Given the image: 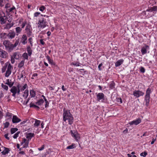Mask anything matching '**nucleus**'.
I'll use <instances>...</instances> for the list:
<instances>
[{
	"mask_svg": "<svg viewBox=\"0 0 157 157\" xmlns=\"http://www.w3.org/2000/svg\"><path fill=\"white\" fill-rule=\"evenodd\" d=\"M6 84H7L10 87H11L13 86V83H11L9 81V80H7V82H6Z\"/></svg>",
	"mask_w": 157,
	"mask_h": 157,
	"instance_id": "nucleus-43",
	"label": "nucleus"
},
{
	"mask_svg": "<svg viewBox=\"0 0 157 157\" xmlns=\"http://www.w3.org/2000/svg\"><path fill=\"white\" fill-rule=\"evenodd\" d=\"M48 63H49L50 64H51L52 65H55V63H54V62H53V60L52 59H50V60H49V61H48Z\"/></svg>",
	"mask_w": 157,
	"mask_h": 157,
	"instance_id": "nucleus-57",
	"label": "nucleus"
},
{
	"mask_svg": "<svg viewBox=\"0 0 157 157\" xmlns=\"http://www.w3.org/2000/svg\"><path fill=\"white\" fill-rule=\"evenodd\" d=\"M28 87V86L27 84H25L22 87L21 86V87L20 88V90H21V91H22L27 88Z\"/></svg>",
	"mask_w": 157,
	"mask_h": 157,
	"instance_id": "nucleus-34",
	"label": "nucleus"
},
{
	"mask_svg": "<svg viewBox=\"0 0 157 157\" xmlns=\"http://www.w3.org/2000/svg\"><path fill=\"white\" fill-rule=\"evenodd\" d=\"M8 56V53L4 50L0 49V57L2 58H6Z\"/></svg>",
	"mask_w": 157,
	"mask_h": 157,
	"instance_id": "nucleus-13",
	"label": "nucleus"
},
{
	"mask_svg": "<svg viewBox=\"0 0 157 157\" xmlns=\"http://www.w3.org/2000/svg\"><path fill=\"white\" fill-rule=\"evenodd\" d=\"M103 64L102 63H100L98 66V68L99 70L101 71L102 70V68H101V67L102 66Z\"/></svg>",
	"mask_w": 157,
	"mask_h": 157,
	"instance_id": "nucleus-62",
	"label": "nucleus"
},
{
	"mask_svg": "<svg viewBox=\"0 0 157 157\" xmlns=\"http://www.w3.org/2000/svg\"><path fill=\"white\" fill-rule=\"evenodd\" d=\"M26 50L29 56H31L32 53V50L31 46L29 45L28 46Z\"/></svg>",
	"mask_w": 157,
	"mask_h": 157,
	"instance_id": "nucleus-22",
	"label": "nucleus"
},
{
	"mask_svg": "<svg viewBox=\"0 0 157 157\" xmlns=\"http://www.w3.org/2000/svg\"><path fill=\"white\" fill-rule=\"evenodd\" d=\"M44 101L45 103V108H46L48 107L49 106V102L47 101V99H45V100H44Z\"/></svg>",
	"mask_w": 157,
	"mask_h": 157,
	"instance_id": "nucleus-48",
	"label": "nucleus"
},
{
	"mask_svg": "<svg viewBox=\"0 0 157 157\" xmlns=\"http://www.w3.org/2000/svg\"><path fill=\"white\" fill-rule=\"evenodd\" d=\"M44 101V100L41 99L38 100L36 102V104L39 106H41L43 105Z\"/></svg>",
	"mask_w": 157,
	"mask_h": 157,
	"instance_id": "nucleus-27",
	"label": "nucleus"
},
{
	"mask_svg": "<svg viewBox=\"0 0 157 157\" xmlns=\"http://www.w3.org/2000/svg\"><path fill=\"white\" fill-rule=\"evenodd\" d=\"M7 66V64H5L4 67H3L2 69V72H4L5 71L6 67Z\"/></svg>",
	"mask_w": 157,
	"mask_h": 157,
	"instance_id": "nucleus-53",
	"label": "nucleus"
},
{
	"mask_svg": "<svg viewBox=\"0 0 157 157\" xmlns=\"http://www.w3.org/2000/svg\"><path fill=\"white\" fill-rule=\"evenodd\" d=\"M5 17V14L3 12H0V21L2 24H3L5 22V19L4 18Z\"/></svg>",
	"mask_w": 157,
	"mask_h": 157,
	"instance_id": "nucleus-17",
	"label": "nucleus"
},
{
	"mask_svg": "<svg viewBox=\"0 0 157 157\" xmlns=\"http://www.w3.org/2000/svg\"><path fill=\"white\" fill-rule=\"evenodd\" d=\"M18 130L17 128H12L10 129V132L11 134H13L15 133Z\"/></svg>",
	"mask_w": 157,
	"mask_h": 157,
	"instance_id": "nucleus-36",
	"label": "nucleus"
},
{
	"mask_svg": "<svg viewBox=\"0 0 157 157\" xmlns=\"http://www.w3.org/2000/svg\"><path fill=\"white\" fill-rule=\"evenodd\" d=\"M33 41V38L31 37H30L28 39V41L29 43L30 44V45L31 47H32L33 46V42H32Z\"/></svg>",
	"mask_w": 157,
	"mask_h": 157,
	"instance_id": "nucleus-44",
	"label": "nucleus"
},
{
	"mask_svg": "<svg viewBox=\"0 0 157 157\" xmlns=\"http://www.w3.org/2000/svg\"><path fill=\"white\" fill-rule=\"evenodd\" d=\"M140 72L142 73H144L145 71V68L142 67H140Z\"/></svg>",
	"mask_w": 157,
	"mask_h": 157,
	"instance_id": "nucleus-49",
	"label": "nucleus"
},
{
	"mask_svg": "<svg viewBox=\"0 0 157 157\" xmlns=\"http://www.w3.org/2000/svg\"><path fill=\"white\" fill-rule=\"evenodd\" d=\"M157 10V6H154L152 7L148 8L147 10V12H151L153 13V15L156 13V12Z\"/></svg>",
	"mask_w": 157,
	"mask_h": 157,
	"instance_id": "nucleus-10",
	"label": "nucleus"
},
{
	"mask_svg": "<svg viewBox=\"0 0 157 157\" xmlns=\"http://www.w3.org/2000/svg\"><path fill=\"white\" fill-rule=\"evenodd\" d=\"M27 21H26L23 22L22 24L21 25V28L23 29L27 24Z\"/></svg>",
	"mask_w": 157,
	"mask_h": 157,
	"instance_id": "nucleus-45",
	"label": "nucleus"
},
{
	"mask_svg": "<svg viewBox=\"0 0 157 157\" xmlns=\"http://www.w3.org/2000/svg\"><path fill=\"white\" fill-rule=\"evenodd\" d=\"M26 141V139L25 138H23L22 140V141L21 143V144L22 145L24 144V143Z\"/></svg>",
	"mask_w": 157,
	"mask_h": 157,
	"instance_id": "nucleus-61",
	"label": "nucleus"
},
{
	"mask_svg": "<svg viewBox=\"0 0 157 157\" xmlns=\"http://www.w3.org/2000/svg\"><path fill=\"white\" fill-rule=\"evenodd\" d=\"M27 36L25 34H23L21 38L20 42L23 44L25 45L27 42Z\"/></svg>",
	"mask_w": 157,
	"mask_h": 157,
	"instance_id": "nucleus-15",
	"label": "nucleus"
},
{
	"mask_svg": "<svg viewBox=\"0 0 157 157\" xmlns=\"http://www.w3.org/2000/svg\"><path fill=\"white\" fill-rule=\"evenodd\" d=\"M144 94V93L141 91L136 90L133 92V95L136 98H138L140 96H143Z\"/></svg>",
	"mask_w": 157,
	"mask_h": 157,
	"instance_id": "nucleus-9",
	"label": "nucleus"
},
{
	"mask_svg": "<svg viewBox=\"0 0 157 157\" xmlns=\"http://www.w3.org/2000/svg\"><path fill=\"white\" fill-rule=\"evenodd\" d=\"M1 86L2 88L5 90L7 91L8 90V86L4 85L3 83H2Z\"/></svg>",
	"mask_w": 157,
	"mask_h": 157,
	"instance_id": "nucleus-40",
	"label": "nucleus"
},
{
	"mask_svg": "<svg viewBox=\"0 0 157 157\" xmlns=\"http://www.w3.org/2000/svg\"><path fill=\"white\" fill-rule=\"evenodd\" d=\"M29 95V90L28 89H26L23 93L22 95L23 97L25 99H26L28 97Z\"/></svg>",
	"mask_w": 157,
	"mask_h": 157,
	"instance_id": "nucleus-26",
	"label": "nucleus"
},
{
	"mask_svg": "<svg viewBox=\"0 0 157 157\" xmlns=\"http://www.w3.org/2000/svg\"><path fill=\"white\" fill-rule=\"evenodd\" d=\"M17 93L18 94H20V92L21 91V90H20V88L21 87V86L19 84L17 85Z\"/></svg>",
	"mask_w": 157,
	"mask_h": 157,
	"instance_id": "nucleus-41",
	"label": "nucleus"
},
{
	"mask_svg": "<svg viewBox=\"0 0 157 157\" xmlns=\"http://www.w3.org/2000/svg\"><path fill=\"white\" fill-rule=\"evenodd\" d=\"M143 15H145L147 18H149L154 16L153 13L151 12H147V10L146 11H144L143 13Z\"/></svg>",
	"mask_w": 157,
	"mask_h": 157,
	"instance_id": "nucleus-19",
	"label": "nucleus"
},
{
	"mask_svg": "<svg viewBox=\"0 0 157 157\" xmlns=\"http://www.w3.org/2000/svg\"><path fill=\"white\" fill-rule=\"evenodd\" d=\"M19 54L17 52H14L13 55L11 56V62L13 64L14 63L15 59H18L20 57Z\"/></svg>",
	"mask_w": 157,
	"mask_h": 157,
	"instance_id": "nucleus-6",
	"label": "nucleus"
},
{
	"mask_svg": "<svg viewBox=\"0 0 157 157\" xmlns=\"http://www.w3.org/2000/svg\"><path fill=\"white\" fill-rule=\"evenodd\" d=\"M71 65L76 66H80V63L79 62H74L71 63Z\"/></svg>",
	"mask_w": 157,
	"mask_h": 157,
	"instance_id": "nucleus-46",
	"label": "nucleus"
},
{
	"mask_svg": "<svg viewBox=\"0 0 157 157\" xmlns=\"http://www.w3.org/2000/svg\"><path fill=\"white\" fill-rule=\"evenodd\" d=\"M4 136L5 138L8 140L10 139V138L8 137V134H6Z\"/></svg>",
	"mask_w": 157,
	"mask_h": 157,
	"instance_id": "nucleus-64",
	"label": "nucleus"
},
{
	"mask_svg": "<svg viewBox=\"0 0 157 157\" xmlns=\"http://www.w3.org/2000/svg\"><path fill=\"white\" fill-rule=\"evenodd\" d=\"M19 42L18 40H16L14 44H12L13 47V49L14 48L16 47L18 45Z\"/></svg>",
	"mask_w": 157,
	"mask_h": 157,
	"instance_id": "nucleus-47",
	"label": "nucleus"
},
{
	"mask_svg": "<svg viewBox=\"0 0 157 157\" xmlns=\"http://www.w3.org/2000/svg\"><path fill=\"white\" fill-rule=\"evenodd\" d=\"M15 29L16 32L17 33H20L21 31V29L19 27H16Z\"/></svg>",
	"mask_w": 157,
	"mask_h": 157,
	"instance_id": "nucleus-42",
	"label": "nucleus"
},
{
	"mask_svg": "<svg viewBox=\"0 0 157 157\" xmlns=\"http://www.w3.org/2000/svg\"><path fill=\"white\" fill-rule=\"evenodd\" d=\"M12 26V25H11V24L10 23H8V24L6 25L5 27H4V29H10L11 28V27Z\"/></svg>",
	"mask_w": 157,
	"mask_h": 157,
	"instance_id": "nucleus-38",
	"label": "nucleus"
},
{
	"mask_svg": "<svg viewBox=\"0 0 157 157\" xmlns=\"http://www.w3.org/2000/svg\"><path fill=\"white\" fill-rule=\"evenodd\" d=\"M35 105L33 103L31 102L30 104V107L34 108Z\"/></svg>",
	"mask_w": 157,
	"mask_h": 157,
	"instance_id": "nucleus-63",
	"label": "nucleus"
},
{
	"mask_svg": "<svg viewBox=\"0 0 157 157\" xmlns=\"http://www.w3.org/2000/svg\"><path fill=\"white\" fill-rule=\"evenodd\" d=\"M109 86L110 89H113L115 88V83L113 81L110 82L109 84Z\"/></svg>",
	"mask_w": 157,
	"mask_h": 157,
	"instance_id": "nucleus-25",
	"label": "nucleus"
},
{
	"mask_svg": "<svg viewBox=\"0 0 157 157\" xmlns=\"http://www.w3.org/2000/svg\"><path fill=\"white\" fill-rule=\"evenodd\" d=\"M40 44L43 45H44L45 44V43L44 42V40L43 39H41L40 40Z\"/></svg>",
	"mask_w": 157,
	"mask_h": 157,
	"instance_id": "nucleus-60",
	"label": "nucleus"
},
{
	"mask_svg": "<svg viewBox=\"0 0 157 157\" xmlns=\"http://www.w3.org/2000/svg\"><path fill=\"white\" fill-rule=\"evenodd\" d=\"M12 69V66L10 64H9L8 65L7 69L5 74V77H8L10 76L11 73V70Z\"/></svg>",
	"mask_w": 157,
	"mask_h": 157,
	"instance_id": "nucleus-12",
	"label": "nucleus"
},
{
	"mask_svg": "<svg viewBox=\"0 0 157 157\" xmlns=\"http://www.w3.org/2000/svg\"><path fill=\"white\" fill-rule=\"evenodd\" d=\"M3 44L5 46L6 49L8 52H11L13 50L12 44L9 41L5 40L4 41Z\"/></svg>",
	"mask_w": 157,
	"mask_h": 157,
	"instance_id": "nucleus-3",
	"label": "nucleus"
},
{
	"mask_svg": "<svg viewBox=\"0 0 157 157\" xmlns=\"http://www.w3.org/2000/svg\"><path fill=\"white\" fill-rule=\"evenodd\" d=\"M25 71L24 70H23L21 71V73L20 74V77L19 78L21 79V78L24 77V76L25 75Z\"/></svg>",
	"mask_w": 157,
	"mask_h": 157,
	"instance_id": "nucleus-39",
	"label": "nucleus"
},
{
	"mask_svg": "<svg viewBox=\"0 0 157 157\" xmlns=\"http://www.w3.org/2000/svg\"><path fill=\"white\" fill-rule=\"evenodd\" d=\"M15 9V8L13 6V7L7 10H9V11L10 12H11L13 11V10H14Z\"/></svg>",
	"mask_w": 157,
	"mask_h": 157,
	"instance_id": "nucleus-55",
	"label": "nucleus"
},
{
	"mask_svg": "<svg viewBox=\"0 0 157 157\" xmlns=\"http://www.w3.org/2000/svg\"><path fill=\"white\" fill-rule=\"evenodd\" d=\"M149 49V47L148 45H145L143 47L141 50V53L143 55H144L147 53V50Z\"/></svg>",
	"mask_w": 157,
	"mask_h": 157,
	"instance_id": "nucleus-14",
	"label": "nucleus"
},
{
	"mask_svg": "<svg viewBox=\"0 0 157 157\" xmlns=\"http://www.w3.org/2000/svg\"><path fill=\"white\" fill-rule=\"evenodd\" d=\"M151 90L150 88H148L146 92V94L144 97V100L145 102V105L147 106H148L149 105L150 99V94L151 93Z\"/></svg>",
	"mask_w": 157,
	"mask_h": 157,
	"instance_id": "nucleus-2",
	"label": "nucleus"
},
{
	"mask_svg": "<svg viewBox=\"0 0 157 157\" xmlns=\"http://www.w3.org/2000/svg\"><path fill=\"white\" fill-rule=\"evenodd\" d=\"M147 155V153L146 152L144 151V152H142L140 154V155L142 156H143L144 157H145Z\"/></svg>",
	"mask_w": 157,
	"mask_h": 157,
	"instance_id": "nucleus-52",
	"label": "nucleus"
},
{
	"mask_svg": "<svg viewBox=\"0 0 157 157\" xmlns=\"http://www.w3.org/2000/svg\"><path fill=\"white\" fill-rule=\"evenodd\" d=\"M40 14V13L39 12H36L34 14V17H37Z\"/></svg>",
	"mask_w": 157,
	"mask_h": 157,
	"instance_id": "nucleus-56",
	"label": "nucleus"
},
{
	"mask_svg": "<svg viewBox=\"0 0 157 157\" xmlns=\"http://www.w3.org/2000/svg\"><path fill=\"white\" fill-rule=\"evenodd\" d=\"M24 60H21V62L18 63V67L19 68H21L24 65Z\"/></svg>",
	"mask_w": 157,
	"mask_h": 157,
	"instance_id": "nucleus-33",
	"label": "nucleus"
},
{
	"mask_svg": "<svg viewBox=\"0 0 157 157\" xmlns=\"http://www.w3.org/2000/svg\"><path fill=\"white\" fill-rule=\"evenodd\" d=\"M4 150L1 152V153L2 155H5L9 153L10 151V150L8 148L4 147Z\"/></svg>",
	"mask_w": 157,
	"mask_h": 157,
	"instance_id": "nucleus-24",
	"label": "nucleus"
},
{
	"mask_svg": "<svg viewBox=\"0 0 157 157\" xmlns=\"http://www.w3.org/2000/svg\"><path fill=\"white\" fill-rule=\"evenodd\" d=\"M44 145H42L41 147H39L38 148V150L39 151H42L44 149Z\"/></svg>",
	"mask_w": 157,
	"mask_h": 157,
	"instance_id": "nucleus-59",
	"label": "nucleus"
},
{
	"mask_svg": "<svg viewBox=\"0 0 157 157\" xmlns=\"http://www.w3.org/2000/svg\"><path fill=\"white\" fill-rule=\"evenodd\" d=\"M40 121L36 119L35 121V122L34 124V126L35 127H38L39 125L40 124Z\"/></svg>",
	"mask_w": 157,
	"mask_h": 157,
	"instance_id": "nucleus-31",
	"label": "nucleus"
},
{
	"mask_svg": "<svg viewBox=\"0 0 157 157\" xmlns=\"http://www.w3.org/2000/svg\"><path fill=\"white\" fill-rule=\"evenodd\" d=\"M30 99L29 98L27 99V100L26 101H24L23 103V105H26L28 104V102L29 101V100H30Z\"/></svg>",
	"mask_w": 157,
	"mask_h": 157,
	"instance_id": "nucleus-58",
	"label": "nucleus"
},
{
	"mask_svg": "<svg viewBox=\"0 0 157 157\" xmlns=\"http://www.w3.org/2000/svg\"><path fill=\"white\" fill-rule=\"evenodd\" d=\"M76 147L75 144H72L71 145L68 146L67 147V149H72Z\"/></svg>",
	"mask_w": 157,
	"mask_h": 157,
	"instance_id": "nucleus-32",
	"label": "nucleus"
},
{
	"mask_svg": "<svg viewBox=\"0 0 157 157\" xmlns=\"http://www.w3.org/2000/svg\"><path fill=\"white\" fill-rule=\"evenodd\" d=\"M15 33L14 32H11L7 35V36L10 39H13L15 37Z\"/></svg>",
	"mask_w": 157,
	"mask_h": 157,
	"instance_id": "nucleus-21",
	"label": "nucleus"
},
{
	"mask_svg": "<svg viewBox=\"0 0 157 157\" xmlns=\"http://www.w3.org/2000/svg\"><path fill=\"white\" fill-rule=\"evenodd\" d=\"M32 28L31 25L27 24L25 29V33L26 34L27 36L30 37L32 34Z\"/></svg>",
	"mask_w": 157,
	"mask_h": 157,
	"instance_id": "nucleus-4",
	"label": "nucleus"
},
{
	"mask_svg": "<svg viewBox=\"0 0 157 157\" xmlns=\"http://www.w3.org/2000/svg\"><path fill=\"white\" fill-rule=\"evenodd\" d=\"M141 122V120L140 118H138L135 120H134L132 121L129 122L128 124L130 125L134 124L137 125L140 124Z\"/></svg>",
	"mask_w": 157,
	"mask_h": 157,
	"instance_id": "nucleus-11",
	"label": "nucleus"
},
{
	"mask_svg": "<svg viewBox=\"0 0 157 157\" xmlns=\"http://www.w3.org/2000/svg\"><path fill=\"white\" fill-rule=\"evenodd\" d=\"M34 134L32 132H29L27 133L26 138L28 139L27 140L29 141L33 137H34Z\"/></svg>",
	"mask_w": 157,
	"mask_h": 157,
	"instance_id": "nucleus-20",
	"label": "nucleus"
},
{
	"mask_svg": "<svg viewBox=\"0 0 157 157\" xmlns=\"http://www.w3.org/2000/svg\"><path fill=\"white\" fill-rule=\"evenodd\" d=\"M63 121H68L69 124L71 125L73 122L74 118L72 115L70 113V110L64 108L63 114Z\"/></svg>",
	"mask_w": 157,
	"mask_h": 157,
	"instance_id": "nucleus-1",
	"label": "nucleus"
},
{
	"mask_svg": "<svg viewBox=\"0 0 157 157\" xmlns=\"http://www.w3.org/2000/svg\"><path fill=\"white\" fill-rule=\"evenodd\" d=\"M12 122L13 123H17L21 121L20 119L18 118L16 115H14L13 117Z\"/></svg>",
	"mask_w": 157,
	"mask_h": 157,
	"instance_id": "nucleus-18",
	"label": "nucleus"
},
{
	"mask_svg": "<svg viewBox=\"0 0 157 157\" xmlns=\"http://www.w3.org/2000/svg\"><path fill=\"white\" fill-rule=\"evenodd\" d=\"M19 133L20 132H17V133L14 135L13 137L14 139H16L18 136V135Z\"/></svg>",
	"mask_w": 157,
	"mask_h": 157,
	"instance_id": "nucleus-50",
	"label": "nucleus"
},
{
	"mask_svg": "<svg viewBox=\"0 0 157 157\" xmlns=\"http://www.w3.org/2000/svg\"><path fill=\"white\" fill-rule=\"evenodd\" d=\"M29 55L26 52L24 53L22 55V57L23 59V60L25 59L28 60L29 59Z\"/></svg>",
	"mask_w": 157,
	"mask_h": 157,
	"instance_id": "nucleus-28",
	"label": "nucleus"
},
{
	"mask_svg": "<svg viewBox=\"0 0 157 157\" xmlns=\"http://www.w3.org/2000/svg\"><path fill=\"white\" fill-rule=\"evenodd\" d=\"M97 100L101 102H103L104 100H105V96L103 93H98L97 95Z\"/></svg>",
	"mask_w": 157,
	"mask_h": 157,
	"instance_id": "nucleus-8",
	"label": "nucleus"
},
{
	"mask_svg": "<svg viewBox=\"0 0 157 157\" xmlns=\"http://www.w3.org/2000/svg\"><path fill=\"white\" fill-rule=\"evenodd\" d=\"M39 10L40 11L42 12H44L46 11V8L45 6H41L39 8Z\"/></svg>",
	"mask_w": 157,
	"mask_h": 157,
	"instance_id": "nucleus-35",
	"label": "nucleus"
},
{
	"mask_svg": "<svg viewBox=\"0 0 157 157\" xmlns=\"http://www.w3.org/2000/svg\"><path fill=\"white\" fill-rule=\"evenodd\" d=\"M47 22L44 21V18H42L39 19L38 21V28H44L46 26V23Z\"/></svg>",
	"mask_w": 157,
	"mask_h": 157,
	"instance_id": "nucleus-5",
	"label": "nucleus"
},
{
	"mask_svg": "<svg viewBox=\"0 0 157 157\" xmlns=\"http://www.w3.org/2000/svg\"><path fill=\"white\" fill-rule=\"evenodd\" d=\"M71 133L72 136L74 137L76 141L78 142L80 139L79 134L77 132H74L72 130L71 131Z\"/></svg>",
	"mask_w": 157,
	"mask_h": 157,
	"instance_id": "nucleus-7",
	"label": "nucleus"
},
{
	"mask_svg": "<svg viewBox=\"0 0 157 157\" xmlns=\"http://www.w3.org/2000/svg\"><path fill=\"white\" fill-rule=\"evenodd\" d=\"M124 60L123 59H121L117 61L115 64L116 67H118L121 65L123 63Z\"/></svg>",
	"mask_w": 157,
	"mask_h": 157,
	"instance_id": "nucleus-23",
	"label": "nucleus"
},
{
	"mask_svg": "<svg viewBox=\"0 0 157 157\" xmlns=\"http://www.w3.org/2000/svg\"><path fill=\"white\" fill-rule=\"evenodd\" d=\"M30 94L31 98H34L36 95V92L33 90L30 91Z\"/></svg>",
	"mask_w": 157,
	"mask_h": 157,
	"instance_id": "nucleus-29",
	"label": "nucleus"
},
{
	"mask_svg": "<svg viewBox=\"0 0 157 157\" xmlns=\"http://www.w3.org/2000/svg\"><path fill=\"white\" fill-rule=\"evenodd\" d=\"M12 114L9 112H7L6 115V118L7 120H9L11 119Z\"/></svg>",
	"mask_w": 157,
	"mask_h": 157,
	"instance_id": "nucleus-30",
	"label": "nucleus"
},
{
	"mask_svg": "<svg viewBox=\"0 0 157 157\" xmlns=\"http://www.w3.org/2000/svg\"><path fill=\"white\" fill-rule=\"evenodd\" d=\"M29 141L27 140L26 139V141L24 143L23 145V148H26L28 147L29 144Z\"/></svg>",
	"mask_w": 157,
	"mask_h": 157,
	"instance_id": "nucleus-37",
	"label": "nucleus"
},
{
	"mask_svg": "<svg viewBox=\"0 0 157 157\" xmlns=\"http://www.w3.org/2000/svg\"><path fill=\"white\" fill-rule=\"evenodd\" d=\"M17 86H13L10 90V92L13 94L12 96L13 97H15L17 91Z\"/></svg>",
	"mask_w": 157,
	"mask_h": 157,
	"instance_id": "nucleus-16",
	"label": "nucleus"
},
{
	"mask_svg": "<svg viewBox=\"0 0 157 157\" xmlns=\"http://www.w3.org/2000/svg\"><path fill=\"white\" fill-rule=\"evenodd\" d=\"M3 112L0 110V123L1 122V119L3 117Z\"/></svg>",
	"mask_w": 157,
	"mask_h": 157,
	"instance_id": "nucleus-54",
	"label": "nucleus"
},
{
	"mask_svg": "<svg viewBox=\"0 0 157 157\" xmlns=\"http://www.w3.org/2000/svg\"><path fill=\"white\" fill-rule=\"evenodd\" d=\"M4 124V127L5 128H7L10 125V124L8 122H6Z\"/></svg>",
	"mask_w": 157,
	"mask_h": 157,
	"instance_id": "nucleus-51",
	"label": "nucleus"
}]
</instances>
